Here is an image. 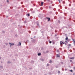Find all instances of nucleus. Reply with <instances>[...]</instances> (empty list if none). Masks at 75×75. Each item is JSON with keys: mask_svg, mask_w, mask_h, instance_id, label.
I'll list each match as a JSON object with an SVG mask.
<instances>
[{"mask_svg": "<svg viewBox=\"0 0 75 75\" xmlns=\"http://www.w3.org/2000/svg\"><path fill=\"white\" fill-rule=\"evenodd\" d=\"M9 44H11V45L10 46V47H11V45H14V44H11L10 43H9Z\"/></svg>", "mask_w": 75, "mask_h": 75, "instance_id": "nucleus-1", "label": "nucleus"}, {"mask_svg": "<svg viewBox=\"0 0 75 75\" xmlns=\"http://www.w3.org/2000/svg\"><path fill=\"white\" fill-rule=\"evenodd\" d=\"M46 18L48 19V21H50V18L46 17Z\"/></svg>", "mask_w": 75, "mask_h": 75, "instance_id": "nucleus-2", "label": "nucleus"}, {"mask_svg": "<svg viewBox=\"0 0 75 75\" xmlns=\"http://www.w3.org/2000/svg\"><path fill=\"white\" fill-rule=\"evenodd\" d=\"M63 43V42H62H62H60V45H62V44Z\"/></svg>", "mask_w": 75, "mask_h": 75, "instance_id": "nucleus-3", "label": "nucleus"}, {"mask_svg": "<svg viewBox=\"0 0 75 75\" xmlns=\"http://www.w3.org/2000/svg\"><path fill=\"white\" fill-rule=\"evenodd\" d=\"M38 56H40L41 55V54L40 53H39L38 54Z\"/></svg>", "mask_w": 75, "mask_h": 75, "instance_id": "nucleus-4", "label": "nucleus"}, {"mask_svg": "<svg viewBox=\"0 0 75 75\" xmlns=\"http://www.w3.org/2000/svg\"><path fill=\"white\" fill-rule=\"evenodd\" d=\"M74 59V57H72V58H70V59Z\"/></svg>", "mask_w": 75, "mask_h": 75, "instance_id": "nucleus-5", "label": "nucleus"}, {"mask_svg": "<svg viewBox=\"0 0 75 75\" xmlns=\"http://www.w3.org/2000/svg\"><path fill=\"white\" fill-rule=\"evenodd\" d=\"M65 40H68V38L67 37V36L66 37V38H65Z\"/></svg>", "mask_w": 75, "mask_h": 75, "instance_id": "nucleus-6", "label": "nucleus"}, {"mask_svg": "<svg viewBox=\"0 0 75 75\" xmlns=\"http://www.w3.org/2000/svg\"><path fill=\"white\" fill-rule=\"evenodd\" d=\"M44 2H42L41 3V4L42 5V6Z\"/></svg>", "mask_w": 75, "mask_h": 75, "instance_id": "nucleus-7", "label": "nucleus"}, {"mask_svg": "<svg viewBox=\"0 0 75 75\" xmlns=\"http://www.w3.org/2000/svg\"><path fill=\"white\" fill-rule=\"evenodd\" d=\"M57 57H60V56H59V54H57Z\"/></svg>", "mask_w": 75, "mask_h": 75, "instance_id": "nucleus-8", "label": "nucleus"}, {"mask_svg": "<svg viewBox=\"0 0 75 75\" xmlns=\"http://www.w3.org/2000/svg\"><path fill=\"white\" fill-rule=\"evenodd\" d=\"M27 15H28V16H30V15L29 13L27 14Z\"/></svg>", "mask_w": 75, "mask_h": 75, "instance_id": "nucleus-9", "label": "nucleus"}, {"mask_svg": "<svg viewBox=\"0 0 75 75\" xmlns=\"http://www.w3.org/2000/svg\"><path fill=\"white\" fill-rule=\"evenodd\" d=\"M57 52H59V50H57Z\"/></svg>", "mask_w": 75, "mask_h": 75, "instance_id": "nucleus-10", "label": "nucleus"}, {"mask_svg": "<svg viewBox=\"0 0 75 75\" xmlns=\"http://www.w3.org/2000/svg\"><path fill=\"white\" fill-rule=\"evenodd\" d=\"M59 1V3H61V2L60 1V0H58Z\"/></svg>", "mask_w": 75, "mask_h": 75, "instance_id": "nucleus-11", "label": "nucleus"}, {"mask_svg": "<svg viewBox=\"0 0 75 75\" xmlns=\"http://www.w3.org/2000/svg\"><path fill=\"white\" fill-rule=\"evenodd\" d=\"M52 62V61H51V60L50 61V63H51Z\"/></svg>", "mask_w": 75, "mask_h": 75, "instance_id": "nucleus-12", "label": "nucleus"}, {"mask_svg": "<svg viewBox=\"0 0 75 75\" xmlns=\"http://www.w3.org/2000/svg\"><path fill=\"white\" fill-rule=\"evenodd\" d=\"M49 43L51 44L52 43V42H51V41H50V42H49Z\"/></svg>", "mask_w": 75, "mask_h": 75, "instance_id": "nucleus-13", "label": "nucleus"}, {"mask_svg": "<svg viewBox=\"0 0 75 75\" xmlns=\"http://www.w3.org/2000/svg\"><path fill=\"white\" fill-rule=\"evenodd\" d=\"M74 44L75 45V41H74Z\"/></svg>", "mask_w": 75, "mask_h": 75, "instance_id": "nucleus-14", "label": "nucleus"}, {"mask_svg": "<svg viewBox=\"0 0 75 75\" xmlns=\"http://www.w3.org/2000/svg\"><path fill=\"white\" fill-rule=\"evenodd\" d=\"M49 64H47V66H49Z\"/></svg>", "mask_w": 75, "mask_h": 75, "instance_id": "nucleus-15", "label": "nucleus"}, {"mask_svg": "<svg viewBox=\"0 0 75 75\" xmlns=\"http://www.w3.org/2000/svg\"><path fill=\"white\" fill-rule=\"evenodd\" d=\"M73 42L74 43V41H75V40H74V39H73Z\"/></svg>", "mask_w": 75, "mask_h": 75, "instance_id": "nucleus-16", "label": "nucleus"}, {"mask_svg": "<svg viewBox=\"0 0 75 75\" xmlns=\"http://www.w3.org/2000/svg\"><path fill=\"white\" fill-rule=\"evenodd\" d=\"M69 46H71V45H70V44H69Z\"/></svg>", "mask_w": 75, "mask_h": 75, "instance_id": "nucleus-17", "label": "nucleus"}, {"mask_svg": "<svg viewBox=\"0 0 75 75\" xmlns=\"http://www.w3.org/2000/svg\"><path fill=\"white\" fill-rule=\"evenodd\" d=\"M72 60H70V62H72Z\"/></svg>", "mask_w": 75, "mask_h": 75, "instance_id": "nucleus-18", "label": "nucleus"}, {"mask_svg": "<svg viewBox=\"0 0 75 75\" xmlns=\"http://www.w3.org/2000/svg\"><path fill=\"white\" fill-rule=\"evenodd\" d=\"M70 71H71V72H73V71H72V70H70Z\"/></svg>", "mask_w": 75, "mask_h": 75, "instance_id": "nucleus-19", "label": "nucleus"}, {"mask_svg": "<svg viewBox=\"0 0 75 75\" xmlns=\"http://www.w3.org/2000/svg\"><path fill=\"white\" fill-rule=\"evenodd\" d=\"M2 32L3 33H5V32H4V31H2Z\"/></svg>", "mask_w": 75, "mask_h": 75, "instance_id": "nucleus-20", "label": "nucleus"}, {"mask_svg": "<svg viewBox=\"0 0 75 75\" xmlns=\"http://www.w3.org/2000/svg\"><path fill=\"white\" fill-rule=\"evenodd\" d=\"M58 73H60V72L59 71L58 72Z\"/></svg>", "mask_w": 75, "mask_h": 75, "instance_id": "nucleus-21", "label": "nucleus"}, {"mask_svg": "<svg viewBox=\"0 0 75 75\" xmlns=\"http://www.w3.org/2000/svg\"><path fill=\"white\" fill-rule=\"evenodd\" d=\"M65 3V2L64 1H63V4H64V3Z\"/></svg>", "mask_w": 75, "mask_h": 75, "instance_id": "nucleus-22", "label": "nucleus"}, {"mask_svg": "<svg viewBox=\"0 0 75 75\" xmlns=\"http://www.w3.org/2000/svg\"><path fill=\"white\" fill-rule=\"evenodd\" d=\"M20 45H21V43L20 42Z\"/></svg>", "mask_w": 75, "mask_h": 75, "instance_id": "nucleus-23", "label": "nucleus"}, {"mask_svg": "<svg viewBox=\"0 0 75 75\" xmlns=\"http://www.w3.org/2000/svg\"><path fill=\"white\" fill-rule=\"evenodd\" d=\"M7 1L8 2V0H7Z\"/></svg>", "mask_w": 75, "mask_h": 75, "instance_id": "nucleus-24", "label": "nucleus"}, {"mask_svg": "<svg viewBox=\"0 0 75 75\" xmlns=\"http://www.w3.org/2000/svg\"><path fill=\"white\" fill-rule=\"evenodd\" d=\"M64 44L65 45H66L67 44L66 43H64Z\"/></svg>", "mask_w": 75, "mask_h": 75, "instance_id": "nucleus-25", "label": "nucleus"}, {"mask_svg": "<svg viewBox=\"0 0 75 75\" xmlns=\"http://www.w3.org/2000/svg\"><path fill=\"white\" fill-rule=\"evenodd\" d=\"M47 1H50V0H47Z\"/></svg>", "mask_w": 75, "mask_h": 75, "instance_id": "nucleus-26", "label": "nucleus"}, {"mask_svg": "<svg viewBox=\"0 0 75 75\" xmlns=\"http://www.w3.org/2000/svg\"><path fill=\"white\" fill-rule=\"evenodd\" d=\"M61 63H62V64H63V62H61Z\"/></svg>", "mask_w": 75, "mask_h": 75, "instance_id": "nucleus-27", "label": "nucleus"}, {"mask_svg": "<svg viewBox=\"0 0 75 75\" xmlns=\"http://www.w3.org/2000/svg\"><path fill=\"white\" fill-rule=\"evenodd\" d=\"M74 69H75V67H74Z\"/></svg>", "mask_w": 75, "mask_h": 75, "instance_id": "nucleus-28", "label": "nucleus"}, {"mask_svg": "<svg viewBox=\"0 0 75 75\" xmlns=\"http://www.w3.org/2000/svg\"><path fill=\"white\" fill-rule=\"evenodd\" d=\"M65 42H67V41H65Z\"/></svg>", "mask_w": 75, "mask_h": 75, "instance_id": "nucleus-29", "label": "nucleus"}, {"mask_svg": "<svg viewBox=\"0 0 75 75\" xmlns=\"http://www.w3.org/2000/svg\"><path fill=\"white\" fill-rule=\"evenodd\" d=\"M62 44H64V43L63 42V43Z\"/></svg>", "mask_w": 75, "mask_h": 75, "instance_id": "nucleus-30", "label": "nucleus"}, {"mask_svg": "<svg viewBox=\"0 0 75 75\" xmlns=\"http://www.w3.org/2000/svg\"><path fill=\"white\" fill-rule=\"evenodd\" d=\"M58 22H59V21H58Z\"/></svg>", "mask_w": 75, "mask_h": 75, "instance_id": "nucleus-31", "label": "nucleus"}, {"mask_svg": "<svg viewBox=\"0 0 75 75\" xmlns=\"http://www.w3.org/2000/svg\"><path fill=\"white\" fill-rule=\"evenodd\" d=\"M60 1H62V0H60Z\"/></svg>", "mask_w": 75, "mask_h": 75, "instance_id": "nucleus-32", "label": "nucleus"}, {"mask_svg": "<svg viewBox=\"0 0 75 75\" xmlns=\"http://www.w3.org/2000/svg\"><path fill=\"white\" fill-rule=\"evenodd\" d=\"M65 70L66 71V70H67V69H65Z\"/></svg>", "mask_w": 75, "mask_h": 75, "instance_id": "nucleus-33", "label": "nucleus"}, {"mask_svg": "<svg viewBox=\"0 0 75 75\" xmlns=\"http://www.w3.org/2000/svg\"><path fill=\"white\" fill-rule=\"evenodd\" d=\"M32 39V38H31Z\"/></svg>", "mask_w": 75, "mask_h": 75, "instance_id": "nucleus-34", "label": "nucleus"}]
</instances>
